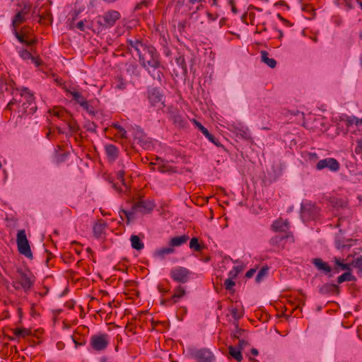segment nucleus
<instances>
[{"label": "nucleus", "instance_id": "f257e3e1", "mask_svg": "<svg viewBox=\"0 0 362 362\" xmlns=\"http://www.w3.org/2000/svg\"><path fill=\"white\" fill-rule=\"evenodd\" d=\"M129 47L134 49L139 57V62L150 76L159 83L162 82L163 74L160 71V54L151 45L140 40H127Z\"/></svg>", "mask_w": 362, "mask_h": 362}, {"label": "nucleus", "instance_id": "f03ea898", "mask_svg": "<svg viewBox=\"0 0 362 362\" xmlns=\"http://www.w3.org/2000/svg\"><path fill=\"white\" fill-rule=\"evenodd\" d=\"M18 108L19 115L16 122V126L18 122V119L21 120L23 115H33L37 110L33 94L28 88H23L21 90H16L12 100L7 104L6 109L13 110V106Z\"/></svg>", "mask_w": 362, "mask_h": 362}, {"label": "nucleus", "instance_id": "7ed1b4c3", "mask_svg": "<svg viewBox=\"0 0 362 362\" xmlns=\"http://www.w3.org/2000/svg\"><path fill=\"white\" fill-rule=\"evenodd\" d=\"M52 112L53 116L57 117L58 119H61L64 123V125L66 127V129H68V132H66L64 127H62L61 126L57 127V129L59 134H66V135H71L72 134L78 133V132L80 129V127L74 118H72L69 112H68L67 111L62 108L54 109Z\"/></svg>", "mask_w": 362, "mask_h": 362}, {"label": "nucleus", "instance_id": "20e7f679", "mask_svg": "<svg viewBox=\"0 0 362 362\" xmlns=\"http://www.w3.org/2000/svg\"><path fill=\"white\" fill-rule=\"evenodd\" d=\"M154 206L153 202L150 200H140L134 204L130 211L121 210L120 216L122 217V215H124L127 223H129L131 221L136 218L137 213L148 214L153 209Z\"/></svg>", "mask_w": 362, "mask_h": 362}, {"label": "nucleus", "instance_id": "39448f33", "mask_svg": "<svg viewBox=\"0 0 362 362\" xmlns=\"http://www.w3.org/2000/svg\"><path fill=\"white\" fill-rule=\"evenodd\" d=\"M146 95L151 106L159 109H162L165 106V96L159 88L148 87Z\"/></svg>", "mask_w": 362, "mask_h": 362}, {"label": "nucleus", "instance_id": "423d86ee", "mask_svg": "<svg viewBox=\"0 0 362 362\" xmlns=\"http://www.w3.org/2000/svg\"><path fill=\"white\" fill-rule=\"evenodd\" d=\"M16 243L20 254L24 255L28 258L33 257V254L30 250L28 240L27 239L26 237L25 230H20L18 231L16 236Z\"/></svg>", "mask_w": 362, "mask_h": 362}, {"label": "nucleus", "instance_id": "0eeeda50", "mask_svg": "<svg viewBox=\"0 0 362 362\" xmlns=\"http://www.w3.org/2000/svg\"><path fill=\"white\" fill-rule=\"evenodd\" d=\"M132 131L134 144H139L144 149L148 148L151 146V139L144 133V130L139 126L133 127Z\"/></svg>", "mask_w": 362, "mask_h": 362}, {"label": "nucleus", "instance_id": "6e6552de", "mask_svg": "<svg viewBox=\"0 0 362 362\" xmlns=\"http://www.w3.org/2000/svg\"><path fill=\"white\" fill-rule=\"evenodd\" d=\"M120 16V13L118 11L112 10L106 12L103 17H99L97 23L103 28H109L115 24Z\"/></svg>", "mask_w": 362, "mask_h": 362}, {"label": "nucleus", "instance_id": "1a4fd4ad", "mask_svg": "<svg viewBox=\"0 0 362 362\" xmlns=\"http://www.w3.org/2000/svg\"><path fill=\"white\" fill-rule=\"evenodd\" d=\"M110 343L109 336L107 334L93 335L90 339L91 347L98 351L106 349Z\"/></svg>", "mask_w": 362, "mask_h": 362}, {"label": "nucleus", "instance_id": "9d476101", "mask_svg": "<svg viewBox=\"0 0 362 362\" xmlns=\"http://www.w3.org/2000/svg\"><path fill=\"white\" fill-rule=\"evenodd\" d=\"M189 271L182 267H176L171 269L170 276L172 279L176 282L185 284L188 281L189 278Z\"/></svg>", "mask_w": 362, "mask_h": 362}, {"label": "nucleus", "instance_id": "9b49d317", "mask_svg": "<svg viewBox=\"0 0 362 362\" xmlns=\"http://www.w3.org/2000/svg\"><path fill=\"white\" fill-rule=\"evenodd\" d=\"M191 354L198 362H214L215 361V356L207 349L194 350Z\"/></svg>", "mask_w": 362, "mask_h": 362}, {"label": "nucleus", "instance_id": "f8f14e48", "mask_svg": "<svg viewBox=\"0 0 362 362\" xmlns=\"http://www.w3.org/2000/svg\"><path fill=\"white\" fill-rule=\"evenodd\" d=\"M17 88H14V82L8 78L0 77V98H4V93L14 95Z\"/></svg>", "mask_w": 362, "mask_h": 362}, {"label": "nucleus", "instance_id": "ddd939ff", "mask_svg": "<svg viewBox=\"0 0 362 362\" xmlns=\"http://www.w3.org/2000/svg\"><path fill=\"white\" fill-rule=\"evenodd\" d=\"M124 170H119L117 173V180L120 182V185H119V182L113 183L112 184V187L119 194H127L128 192H129V187L127 185V183H125V182H124Z\"/></svg>", "mask_w": 362, "mask_h": 362}, {"label": "nucleus", "instance_id": "4468645a", "mask_svg": "<svg viewBox=\"0 0 362 362\" xmlns=\"http://www.w3.org/2000/svg\"><path fill=\"white\" fill-rule=\"evenodd\" d=\"M148 165L151 170H158L160 173L170 172L172 168L168 160H156V162H150Z\"/></svg>", "mask_w": 362, "mask_h": 362}, {"label": "nucleus", "instance_id": "2eb2a0df", "mask_svg": "<svg viewBox=\"0 0 362 362\" xmlns=\"http://www.w3.org/2000/svg\"><path fill=\"white\" fill-rule=\"evenodd\" d=\"M317 170L328 168L331 171H337L339 169V164L337 160H320L316 165Z\"/></svg>", "mask_w": 362, "mask_h": 362}, {"label": "nucleus", "instance_id": "dca6fc26", "mask_svg": "<svg viewBox=\"0 0 362 362\" xmlns=\"http://www.w3.org/2000/svg\"><path fill=\"white\" fill-rule=\"evenodd\" d=\"M193 122L199 129V130L201 131V132L209 139V141L217 146L221 145L218 140L213 134H211L208 131V129L205 128L199 122L197 121L196 119H193Z\"/></svg>", "mask_w": 362, "mask_h": 362}, {"label": "nucleus", "instance_id": "f3484780", "mask_svg": "<svg viewBox=\"0 0 362 362\" xmlns=\"http://www.w3.org/2000/svg\"><path fill=\"white\" fill-rule=\"evenodd\" d=\"M169 115L170 120H172L175 124L178 127L185 126V121L177 109H170L169 111Z\"/></svg>", "mask_w": 362, "mask_h": 362}, {"label": "nucleus", "instance_id": "a211bd4d", "mask_svg": "<svg viewBox=\"0 0 362 362\" xmlns=\"http://www.w3.org/2000/svg\"><path fill=\"white\" fill-rule=\"evenodd\" d=\"M185 294L186 291L185 287L182 286H178L174 289V293L173 296L170 298L166 300L165 301L171 305L175 304L181 298L185 296Z\"/></svg>", "mask_w": 362, "mask_h": 362}, {"label": "nucleus", "instance_id": "6ab92c4d", "mask_svg": "<svg viewBox=\"0 0 362 362\" xmlns=\"http://www.w3.org/2000/svg\"><path fill=\"white\" fill-rule=\"evenodd\" d=\"M333 261L334 262L333 269L334 273H339L340 271H351L352 264L345 263L344 259L334 257Z\"/></svg>", "mask_w": 362, "mask_h": 362}, {"label": "nucleus", "instance_id": "aec40b11", "mask_svg": "<svg viewBox=\"0 0 362 362\" xmlns=\"http://www.w3.org/2000/svg\"><path fill=\"white\" fill-rule=\"evenodd\" d=\"M272 227L274 231L284 232L288 228V222L287 220L279 218L273 223Z\"/></svg>", "mask_w": 362, "mask_h": 362}, {"label": "nucleus", "instance_id": "412c9836", "mask_svg": "<svg viewBox=\"0 0 362 362\" xmlns=\"http://www.w3.org/2000/svg\"><path fill=\"white\" fill-rule=\"evenodd\" d=\"M65 91L69 93L72 96V100H74L76 103H78L80 106L82 103H85L87 100L83 97L81 93L76 90H71L66 88Z\"/></svg>", "mask_w": 362, "mask_h": 362}, {"label": "nucleus", "instance_id": "4be33fe9", "mask_svg": "<svg viewBox=\"0 0 362 362\" xmlns=\"http://www.w3.org/2000/svg\"><path fill=\"white\" fill-rule=\"evenodd\" d=\"M106 223L104 221L100 220L93 226V234L97 238H101L102 235L105 233Z\"/></svg>", "mask_w": 362, "mask_h": 362}, {"label": "nucleus", "instance_id": "5701e85b", "mask_svg": "<svg viewBox=\"0 0 362 362\" xmlns=\"http://www.w3.org/2000/svg\"><path fill=\"white\" fill-rule=\"evenodd\" d=\"M261 54V61L266 64L270 68H275L276 66V61L274 59L269 58V53L262 50L260 52Z\"/></svg>", "mask_w": 362, "mask_h": 362}, {"label": "nucleus", "instance_id": "b1692460", "mask_svg": "<svg viewBox=\"0 0 362 362\" xmlns=\"http://www.w3.org/2000/svg\"><path fill=\"white\" fill-rule=\"evenodd\" d=\"M188 239H189V237L185 235L174 237L170 239V240L169 242V245L171 246L173 248L174 247H179V246L183 245L184 243H185Z\"/></svg>", "mask_w": 362, "mask_h": 362}, {"label": "nucleus", "instance_id": "393cba45", "mask_svg": "<svg viewBox=\"0 0 362 362\" xmlns=\"http://www.w3.org/2000/svg\"><path fill=\"white\" fill-rule=\"evenodd\" d=\"M230 312L235 321L240 320L244 315V310L241 305L231 306Z\"/></svg>", "mask_w": 362, "mask_h": 362}, {"label": "nucleus", "instance_id": "a878e982", "mask_svg": "<svg viewBox=\"0 0 362 362\" xmlns=\"http://www.w3.org/2000/svg\"><path fill=\"white\" fill-rule=\"evenodd\" d=\"M313 263L319 270L324 271L326 273L331 272V267L327 264V263L323 262L320 258L313 259Z\"/></svg>", "mask_w": 362, "mask_h": 362}, {"label": "nucleus", "instance_id": "bb28decb", "mask_svg": "<svg viewBox=\"0 0 362 362\" xmlns=\"http://www.w3.org/2000/svg\"><path fill=\"white\" fill-rule=\"evenodd\" d=\"M19 283L21 284L22 288L24 290H28L33 286V281L30 277L26 275L25 274H21L19 279Z\"/></svg>", "mask_w": 362, "mask_h": 362}, {"label": "nucleus", "instance_id": "cd10ccee", "mask_svg": "<svg viewBox=\"0 0 362 362\" xmlns=\"http://www.w3.org/2000/svg\"><path fill=\"white\" fill-rule=\"evenodd\" d=\"M175 250L171 247H162L155 251V257L163 258L165 255H171L174 253Z\"/></svg>", "mask_w": 362, "mask_h": 362}, {"label": "nucleus", "instance_id": "c85d7f7f", "mask_svg": "<svg viewBox=\"0 0 362 362\" xmlns=\"http://www.w3.org/2000/svg\"><path fill=\"white\" fill-rule=\"evenodd\" d=\"M130 241L132 247L136 250H141L144 247V244L136 235H132Z\"/></svg>", "mask_w": 362, "mask_h": 362}, {"label": "nucleus", "instance_id": "c756f323", "mask_svg": "<svg viewBox=\"0 0 362 362\" xmlns=\"http://www.w3.org/2000/svg\"><path fill=\"white\" fill-rule=\"evenodd\" d=\"M228 349L230 356L235 359L238 362H240L243 359V356L240 348L230 346Z\"/></svg>", "mask_w": 362, "mask_h": 362}, {"label": "nucleus", "instance_id": "7c9ffc66", "mask_svg": "<svg viewBox=\"0 0 362 362\" xmlns=\"http://www.w3.org/2000/svg\"><path fill=\"white\" fill-rule=\"evenodd\" d=\"M105 150L107 156L110 158H115L118 156V148L115 145H106Z\"/></svg>", "mask_w": 362, "mask_h": 362}, {"label": "nucleus", "instance_id": "2f4dec72", "mask_svg": "<svg viewBox=\"0 0 362 362\" xmlns=\"http://www.w3.org/2000/svg\"><path fill=\"white\" fill-rule=\"evenodd\" d=\"M346 125L348 128L351 127L354 124L356 126L362 124V118L359 119L355 116H346Z\"/></svg>", "mask_w": 362, "mask_h": 362}, {"label": "nucleus", "instance_id": "473e14b6", "mask_svg": "<svg viewBox=\"0 0 362 362\" xmlns=\"http://www.w3.org/2000/svg\"><path fill=\"white\" fill-rule=\"evenodd\" d=\"M354 279V276L351 274L350 271H346L344 274L337 278L338 284H341L344 281H351Z\"/></svg>", "mask_w": 362, "mask_h": 362}, {"label": "nucleus", "instance_id": "72a5a7b5", "mask_svg": "<svg viewBox=\"0 0 362 362\" xmlns=\"http://www.w3.org/2000/svg\"><path fill=\"white\" fill-rule=\"evenodd\" d=\"M175 62L178 66H180L182 71V74L184 75H187V64L185 63V57L183 56H179L175 59Z\"/></svg>", "mask_w": 362, "mask_h": 362}, {"label": "nucleus", "instance_id": "f704fd0d", "mask_svg": "<svg viewBox=\"0 0 362 362\" xmlns=\"http://www.w3.org/2000/svg\"><path fill=\"white\" fill-rule=\"evenodd\" d=\"M81 107L84 110H86L89 115H90L92 116H95V108L93 106V105H91V102L90 101L86 100L85 103H82Z\"/></svg>", "mask_w": 362, "mask_h": 362}, {"label": "nucleus", "instance_id": "c9c22d12", "mask_svg": "<svg viewBox=\"0 0 362 362\" xmlns=\"http://www.w3.org/2000/svg\"><path fill=\"white\" fill-rule=\"evenodd\" d=\"M189 247L197 252H200L203 247L199 243L197 238H192L189 242Z\"/></svg>", "mask_w": 362, "mask_h": 362}, {"label": "nucleus", "instance_id": "e433bc0d", "mask_svg": "<svg viewBox=\"0 0 362 362\" xmlns=\"http://www.w3.org/2000/svg\"><path fill=\"white\" fill-rule=\"evenodd\" d=\"M243 270V267L242 265H238L233 267V269L229 272L228 276L235 279L238 275Z\"/></svg>", "mask_w": 362, "mask_h": 362}, {"label": "nucleus", "instance_id": "4c0bfd02", "mask_svg": "<svg viewBox=\"0 0 362 362\" xmlns=\"http://www.w3.org/2000/svg\"><path fill=\"white\" fill-rule=\"evenodd\" d=\"M269 268L267 267H263L260 269L256 276V281L260 282L268 274Z\"/></svg>", "mask_w": 362, "mask_h": 362}, {"label": "nucleus", "instance_id": "58836bf2", "mask_svg": "<svg viewBox=\"0 0 362 362\" xmlns=\"http://www.w3.org/2000/svg\"><path fill=\"white\" fill-rule=\"evenodd\" d=\"M112 127L118 131V134H119L122 139H127V132L124 128H123L118 123H112Z\"/></svg>", "mask_w": 362, "mask_h": 362}, {"label": "nucleus", "instance_id": "ea45409f", "mask_svg": "<svg viewBox=\"0 0 362 362\" xmlns=\"http://www.w3.org/2000/svg\"><path fill=\"white\" fill-rule=\"evenodd\" d=\"M25 21V18L24 11H21L16 14L14 19L13 21V24H15V23L21 24V23H23Z\"/></svg>", "mask_w": 362, "mask_h": 362}, {"label": "nucleus", "instance_id": "a19ab883", "mask_svg": "<svg viewBox=\"0 0 362 362\" xmlns=\"http://www.w3.org/2000/svg\"><path fill=\"white\" fill-rule=\"evenodd\" d=\"M352 266L358 269V272L362 275V255L352 262Z\"/></svg>", "mask_w": 362, "mask_h": 362}, {"label": "nucleus", "instance_id": "79ce46f5", "mask_svg": "<svg viewBox=\"0 0 362 362\" xmlns=\"http://www.w3.org/2000/svg\"><path fill=\"white\" fill-rule=\"evenodd\" d=\"M13 333L16 337H25L29 335L30 331L25 328H16L13 330Z\"/></svg>", "mask_w": 362, "mask_h": 362}, {"label": "nucleus", "instance_id": "37998d69", "mask_svg": "<svg viewBox=\"0 0 362 362\" xmlns=\"http://www.w3.org/2000/svg\"><path fill=\"white\" fill-rule=\"evenodd\" d=\"M18 54L20 57L24 60L33 59L32 54L26 49H22L19 50Z\"/></svg>", "mask_w": 362, "mask_h": 362}, {"label": "nucleus", "instance_id": "c03bdc74", "mask_svg": "<svg viewBox=\"0 0 362 362\" xmlns=\"http://www.w3.org/2000/svg\"><path fill=\"white\" fill-rule=\"evenodd\" d=\"M238 134H240L245 139H250L251 134L247 128H241L238 130Z\"/></svg>", "mask_w": 362, "mask_h": 362}, {"label": "nucleus", "instance_id": "a18cd8bd", "mask_svg": "<svg viewBox=\"0 0 362 362\" xmlns=\"http://www.w3.org/2000/svg\"><path fill=\"white\" fill-rule=\"evenodd\" d=\"M234 325L235 327L233 332V337L234 338L239 339L243 333L244 329L239 328L237 322H234Z\"/></svg>", "mask_w": 362, "mask_h": 362}, {"label": "nucleus", "instance_id": "49530a36", "mask_svg": "<svg viewBox=\"0 0 362 362\" xmlns=\"http://www.w3.org/2000/svg\"><path fill=\"white\" fill-rule=\"evenodd\" d=\"M233 279H234L229 276L225 280L224 286L226 290L230 291L233 289V286H235V282Z\"/></svg>", "mask_w": 362, "mask_h": 362}, {"label": "nucleus", "instance_id": "de8ad7c7", "mask_svg": "<svg viewBox=\"0 0 362 362\" xmlns=\"http://www.w3.org/2000/svg\"><path fill=\"white\" fill-rule=\"evenodd\" d=\"M96 127L97 126L94 122H90L89 121L87 122L84 125V128L90 132H95Z\"/></svg>", "mask_w": 362, "mask_h": 362}, {"label": "nucleus", "instance_id": "09e8293b", "mask_svg": "<svg viewBox=\"0 0 362 362\" xmlns=\"http://www.w3.org/2000/svg\"><path fill=\"white\" fill-rule=\"evenodd\" d=\"M150 1L148 0H142L135 6L134 11L141 10L144 7H148Z\"/></svg>", "mask_w": 362, "mask_h": 362}, {"label": "nucleus", "instance_id": "8fccbe9b", "mask_svg": "<svg viewBox=\"0 0 362 362\" xmlns=\"http://www.w3.org/2000/svg\"><path fill=\"white\" fill-rule=\"evenodd\" d=\"M338 289V287L337 285L335 284H327L323 286L322 287V290H325L326 291H335Z\"/></svg>", "mask_w": 362, "mask_h": 362}, {"label": "nucleus", "instance_id": "3c124183", "mask_svg": "<svg viewBox=\"0 0 362 362\" xmlns=\"http://www.w3.org/2000/svg\"><path fill=\"white\" fill-rule=\"evenodd\" d=\"M355 153L357 154L362 153V140H358L357 141V146L355 148Z\"/></svg>", "mask_w": 362, "mask_h": 362}, {"label": "nucleus", "instance_id": "603ef678", "mask_svg": "<svg viewBox=\"0 0 362 362\" xmlns=\"http://www.w3.org/2000/svg\"><path fill=\"white\" fill-rule=\"evenodd\" d=\"M228 4L231 6V11L233 13L236 14L238 13V9L236 8L235 6V2L233 0H228Z\"/></svg>", "mask_w": 362, "mask_h": 362}, {"label": "nucleus", "instance_id": "864d4df0", "mask_svg": "<svg viewBox=\"0 0 362 362\" xmlns=\"http://www.w3.org/2000/svg\"><path fill=\"white\" fill-rule=\"evenodd\" d=\"M76 28L78 30H80L81 31H85L84 21H81L78 22L77 24H76Z\"/></svg>", "mask_w": 362, "mask_h": 362}, {"label": "nucleus", "instance_id": "5fc2aeb1", "mask_svg": "<svg viewBox=\"0 0 362 362\" xmlns=\"http://www.w3.org/2000/svg\"><path fill=\"white\" fill-rule=\"evenodd\" d=\"M255 272L256 270L255 269H250L249 271L247 272L245 276L248 279L252 278L255 274Z\"/></svg>", "mask_w": 362, "mask_h": 362}, {"label": "nucleus", "instance_id": "6e6d98bb", "mask_svg": "<svg viewBox=\"0 0 362 362\" xmlns=\"http://www.w3.org/2000/svg\"><path fill=\"white\" fill-rule=\"evenodd\" d=\"M32 62L35 64L36 66H39L41 65V60L37 57L33 56V59H31Z\"/></svg>", "mask_w": 362, "mask_h": 362}, {"label": "nucleus", "instance_id": "4d7b16f0", "mask_svg": "<svg viewBox=\"0 0 362 362\" xmlns=\"http://www.w3.org/2000/svg\"><path fill=\"white\" fill-rule=\"evenodd\" d=\"M277 16L278 18L282 21L284 22L287 26H291V24L289 23L288 21H287L286 19H285L284 18H283L280 14H277Z\"/></svg>", "mask_w": 362, "mask_h": 362}, {"label": "nucleus", "instance_id": "13d9d810", "mask_svg": "<svg viewBox=\"0 0 362 362\" xmlns=\"http://www.w3.org/2000/svg\"><path fill=\"white\" fill-rule=\"evenodd\" d=\"M71 337V339L72 341H74V343L75 344V348H78V346H83L84 344V342H78L77 341L74 337L73 336Z\"/></svg>", "mask_w": 362, "mask_h": 362}, {"label": "nucleus", "instance_id": "bf43d9fd", "mask_svg": "<svg viewBox=\"0 0 362 362\" xmlns=\"http://www.w3.org/2000/svg\"><path fill=\"white\" fill-rule=\"evenodd\" d=\"M35 43H36L35 40H25V42H24V45H25L27 46H32Z\"/></svg>", "mask_w": 362, "mask_h": 362}, {"label": "nucleus", "instance_id": "052dcab7", "mask_svg": "<svg viewBox=\"0 0 362 362\" xmlns=\"http://www.w3.org/2000/svg\"><path fill=\"white\" fill-rule=\"evenodd\" d=\"M247 344V342L245 340L240 339L238 341V348H240V349H243L244 346Z\"/></svg>", "mask_w": 362, "mask_h": 362}, {"label": "nucleus", "instance_id": "680f3d73", "mask_svg": "<svg viewBox=\"0 0 362 362\" xmlns=\"http://www.w3.org/2000/svg\"><path fill=\"white\" fill-rule=\"evenodd\" d=\"M158 291L160 292V293H168L169 291L168 289L164 288L162 285H159L158 286Z\"/></svg>", "mask_w": 362, "mask_h": 362}, {"label": "nucleus", "instance_id": "e2e57ef3", "mask_svg": "<svg viewBox=\"0 0 362 362\" xmlns=\"http://www.w3.org/2000/svg\"><path fill=\"white\" fill-rule=\"evenodd\" d=\"M344 1L345 3L346 6L349 9H352L353 8V6L351 5V0H344Z\"/></svg>", "mask_w": 362, "mask_h": 362}, {"label": "nucleus", "instance_id": "0e129e2a", "mask_svg": "<svg viewBox=\"0 0 362 362\" xmlns=\"http://www.w3.org/2000/svg\"><path fill=\"white\" fill-rule=\"evenodd\" d=\"M30 8V6L29 5H25L24 8H23V9L22 11H24L25 14H26L29 11Z\"/></svg>", "mask_w": 362, "mask_h": 362}, {"label": "nucleus", "instance_id": "69168bd1", "mask_svg": "<svg viewBox=\"0 0 362 362\" xmlns=\"http://www.w3.org/2000/svg\"><path fill=\"white\" fill-rule=\"evenodd\" d=\"M17 39H18V40L20 42H21V43H23V44H24V42H25V40L24 39L23 36V35H19V37H17Z\"/></svg>", "mask_w": 362, "mask_h": 362}, {"label": "nucleus", "instance_id": "338daca9", "mask_svg": "<svg viewBox=\"0 0 362 362\" xmlns=\"http://www.w3.org/2000/svg\"><path fill=\"white\" fill-rule=\"evenodd\" d=\"M57 347L58 349L61 350L64 347V344L62 342H58L57 344Z\"/></svg>", "mask_w": 362, "mask_h": 362}, {"label": "nucleus", "instance_id": "774afa93", "mask_svg": "<svg viewBox=\"0 0 362 362\" xmlns=\"http://www.w3.org/2000/svg\"><path fill=\"white\" fill-rule=\"evenodd\" d=\"M251 353L253 356H257L258 354V351L256 349H252L251 350Z\"/></svg>", "mask_w": 362, "mask_h": 362}]
</instances>
